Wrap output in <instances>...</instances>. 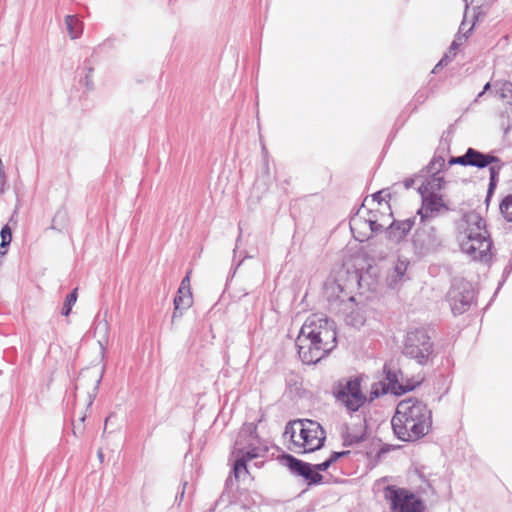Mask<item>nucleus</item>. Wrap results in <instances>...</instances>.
Wrapping results in <instances>:
<instances>
[{
    "mask_svg": "<svg viewBox=\"0 0 512 512\" xmlns=\"http://www.w3.org/2000/svg\"><path fill=\"white\" fill-rule=\"evenodd\" d=\"M295 344L304 364H316L337 346L335 322L320 314L309 316L302 325Z\"/></svg>",
    "mask_w": 512,
    "mask_h": 512,
    "instance_id": "f257e3e1",
    "label": "nucleus"
},
{
    "mask_svg": "<svg viewBox=\"0 0 512 512\" xmlns=\"http://www.w3.org/2000/svg\"><path fill=\"white\" fill-rule=\"evenodd\" d=\"M432 411L417 398L401 400L391 419L395 437L404 442H415L425 437L432 429Z\"/></svg>",
    "mask_w": 512,
    "mask_h": 512,
    "instance_id": "f03ea898",
    "label": "nucleus"
},
{
    "mask_svg": "<svg viewBox=\"0 0 512 512\" xmlns=\"http://www.w3.org/2000/svg\"><path fill=\"white\" fill-rule=\"evenodd\" d=\"M268 447L257 435V426L254 423H246L240 429L236 438L232 455L235 457L233 473L236 479L241 474H248L247 462L259 457H264Z\"/></svg>",
    "mask_w": 512,
    "mask_h": 512,
    "instance_id": "7ed1b4c3",
    "label": "nucleus"
},
{
    "mask_svg": "<svg viewBox=\"0 0 512 512\" xmlns=\"http://www.w3.org/2000/svg\"><path fill=\"white\" fill-rule=\"evenodd\" d=\"M470 225L467 239L461 242V250L471 256L473 260H486L492 247L490 235L486 230L485 221L478 214L467 216Z\"/></svg>",
    "mask_w": 512,
    "mask_h": 512,
    "instance_id": "20e7f679",
    "label": "nucleus"
},
{
    "mask_svg": "<svg viewBox=\"0 0 512 512\" xmlns=\"http://www.w3.org/2000/svg\"><path fill=\"white\" fill-rule=\"evenodd\" d=\"M402 353L421 366L432 363L436 356L431 337L425 329L418 328L407 332Z\"/></svg>",
    "mask_w": 512,
    "mask_h": 512,
    "instance_id": "39448f33",
    "label": "nucleus"
},
{
    "mask_svg": "<svg viewBox=\"0 0 512 512\" xmlns=\"http://www.w3.org/2000/svg\"><path fill=\"white\" fill-rule=\"evenodd\" d=\"M411 244L414 254L422 258L436 252L442 246L443 238L434 223L420 221L411 238Z\"/></svg>",
    "mask_w": 512,
    "mask_h": 512,
    "instance_id": "423d86ee",
    "label": "nucleus"
},
{
    "mask_svg": "<svg viewBox=\"0 0 512 512\" xmlns=\"http://www.w3.org/2000/svg\"><path fill=\"white\" fill-rule=\"evenodd\" d=\"M362 378L350 377L340 379L333 386V394L338 402L346 407L349 412L358 411L367 401L361 390Z\"/></svg>",
    "mask_w": 512,
    "mask_h": 512,
    "instance_id": "0eeeda50",
    "label": "nucleus"
},
{
    "mask_svg": "<svg viewBox=\"0 0 512 512\" xmlns=\"http://www.w3.org/2000/svg\"><path fill=\"white\" fill-rule=\"evenodd\" d=\"M467 154V166L476 167L478 169L489 168V184L487 189L486 202H489L499 180V174L502 168L504 167V163L500 158L494 156L490 153H483L477 149L469 147L466 150Z\"/></svg>",
    "mask_w": 512,
    "mask_h": 512,
    "instance_id": "6e6552de",
    "label": "nucleus"
},
{
    "mask_svg": "<svg viewBox=\"0 0 512 512\" xmlns=\"http://www.w3.org/2000/svg\"><path fill=\"white\" fill-rule=\"evenodd\" d=\"M384 497L390 503L391 512H424L423 501L414 493L404 488L388 485Z\"/></svg>",
    "mask_w": 512,
    "mask_h": 512,
    "instance_id": "1a4fd4ad",
    "label": "nucleus"
},
{
    "mask_svg": "<svg viewBox=\"0 0 512 512\" xmlns=\"http://www.w3.org/2000/svg\"><path fill=\"white\" fill-rule=\"evenodd\" d=\"M447 301L454 315L468 311L475 300L473 285L464 279H455L447 293Z\"/></svg>",
    "mask_w": 512,
    "mask_h": 512,
    "instance_id": "9d476101",
    "label": "nucleus"
},
{
    "mask_svg": "<svg viewBox=\"0 0 512 512\" xmlns=\"http://www.w3.org/2000/svg\"><path fill=\"white\" fill-rule=\"evenodd\" d=\"M282 460L291 473L302 477L308 486L319 485L323 482L324 477L317 472L314 464L302 461L291 454H284Z\"/></svg>",
    "mask_w": 512,
    "mask_h": 512,
    "instance_id": "9b49d317",
    "label": "nucleus"
},
{
    "mask_svg": "<svg viewBox=\"0 0 512 512\" xmlns=\"http://www.w3.org/2000/svg\"><path fill=\"white\" fill-rule=\"evenodd\" d=\"M422 197V206L417 214L420 216V221L433 223L434 219L442 212L447 211L448 207L443 202L440 195L436 193H424Z\"/></svg>",
    "mask_w": 512,
    "mask_h": 512,
    "instance_id": "f8f14e48",
    "label": "nucleus"
},
{
    "mask_svg": "<svg viewBox=\"0 0 512 512\" xmlns=\"http://www.w3.org/2000/svg\"><path fill=\"white\" fill-rule=\"evenodd\" d=\"M102 379V372L96 370H82L77 378L75 390L86 389L87 408H89L98 393L99 385Z\"/></svg>",
    "mask_w": 512,
    "mask_h": 512,
    "instance_id": "ddd939ff",
    "label": "nucleus"
},
{
    "mask_svg": "<svg viewBox=\"0 0 512 512\" xmlns=\"http://www.w3.org/2000/svg\"><path fill=\"white\" fill-rule=\"evenodd\" d=\"M309 426L310 429L305 435L304 442L299 441L304 453L321 449L326 440V431L318 422L313 420L312 424H309Z\"/></svg>",
    "mask_w": 512,
    "mask_h": 512,
    "instance_id": "4468645a",
    "label": "nucleus"
},
{
    "mask_svg": "<svg viewBox=\"0 0 512 512\" xmlns=\"http://www.w3.org/2000/svg\"><path fill=\"white\" fill-rule=\"evenodd\" d=\"M313 420L309 419H298L287 423L284 431V436L289 437L292 444L297 448H302L299 441L305 440V435L310 429L309 424H312Z\"/></svg>",
    "mask_w": 512,
    "mask_h": 512,
    "instance_id": "2eb2a0df",
    "label": "nucleus"
},
{
    "mask_svg": "<svg viewBox=\"0 0 512 512\" xmlns=\"http://www.w3.org/2000/svg\"><path fill=\"white\" fill-rule=\"evenodd\" d=\"M416 217L404 220H393L386 229L387 238L395 243H400L406 238L415 224Z\"/></svg>",
    "mask_w": 512,
    "mask_h": 512,
    "instance_id": "dca6fc26",
    "label": "nucleus"
},
{
    "mask_svg": "<svg viewBox=\"0 0 512 512\" xmlns=\"http://www.w3.org/2000/svg\"><path fill=\"white\" fill-rule=\"evenodd\" d=\"M409 261L399 257L387 277V284L390 288H396L400 283L408 279L406 272Z\"/></svg>",
    "mask_w": 512,
    "mask_h": 512,
    "instance_id": "f3484780",
    "label": "nucleus"
},
{
    "mask_svg": "<svg viewBox=\"0 0 512 512\" xmlns=\"http://www.w3.org/2000/svg\"><path fill=\"white\" fill-rule=\"evenodd\" d=\"M349 225L351 232L357 241L364 242L370 238L367 218L361 216L359 212L351 217Z\"/></svg>",
    "mask_w": 512,
    "mask_h": 512,
    "instance_id": "a211bd4d",
    "label": "nucleus"
},
{
    "mask_svg": "<svg viewBox=\"0 0 512 512\" xmlns=\"http://www.w3.org/2000/svg\"><path fill=\"white\" fill-rule=\"evenodd\" d=\"M384 371L386 372V379L388 380L389 385L392 387L395 394H404L406 392L412 391L421 383L419 380H407L406 383H400L396 372L388 370L386 365L384 366Z\"/></svg>",
    "mask_w": 512,
    "mask_h": 512,
    "instance_id": "6ab92c4d",
    "label": "nucleus"
},
{
    "mask_svg": "<svg viewBox=\"0 0 512 512\" xmlns=\"http://www.w3.org/2000/svg\"><path fill=\"white\" fill-rule=\"evenodd\" d=\"M193 303L191 290H184L180 293V290L177 291V295L174 298V312L172 315V319L174 320L177 317L182 316V311L191 307Z\"/></svg>",
    "mask_w": 512,
    "mask_h": 512,
    "instance_id": "aec40b11",
    "label": "nucleus"
},
{
    "mask_svg": "<svg viewBox=\"0 0 512 512\" xmlns=\"http://www.w3.org/2000/svg\"><path fill=\"white\" fill-rule=\"evenodd\" d=\"M444 184V178L440 176V173L431 174V176L421 184L418 191L421 195L424 193H435V191L441 190Z\"/></svg>",
    "mask_w": 512,
    "mask_h": 512,
    "instance_id": "412c9836",
    "label": "nucleus"
},
{
    "mask_svg": "<svg viewBox=\"0 0 512 512\" xmlns=\"http://www.w3.org/2000/svg\"><path fill=\"white\" fill-rule=\"evenodd\" d=\"M366 435V425L362 424L359 426L357 431H347L343 436V445L344 446H352L354 444L360 443L365 439Z\"/></svg>",
    "mask_w": 512,
    "mask_h": 512,
    "instance_id": "4be33fe9",
    "label": "nucleus"
},
{
    "mask_svg": "<svg viewBox=\"0 0 512 512\" xmlns=\"http://www.w3.org/2000/svg\"><path fill=\"white\" fill-rule=\"evenodd\" d=\"M68 33L72 39L80 36L82 33V26L79 20L73 15H67L65 18Z\"/></svg>",
    "mask_w": 512,
    "mask_h": 512,
    "instance_id": "5701e85b",
    "label": "nucleus"
},
{
    "mask_svg": "<svg viewBox=\"0 0 512 512\" xmlns=\"http://www.w3.org/2000/svg\"><path fill=\"white\" fill-rule=\"evenodd\" d=\"M501 215L508 222H512V194L506 195L499 204Z\"/></svg>",
    "mask_w": 512,
    "mask_h": 512,
    "instance_id": "b1692460",
    "label": "nucleus"
},
{
    "mask_svg": "<svg viewBox=\"0 0 512 512\" xmlns=\"http://www.w3.org/2000/svg\"><path fill=\"white\" fill-rule=\"evenodd\" d=\"M67 223V214L65 211L59 210L55 213L50 229L61 232L66 227Z\"/></svg>",
    "mask_w": 512,
    "mask_h": 512,
    "instance_id": "393cba45",
    "label": "nucleus"
},
{
    "mask_svg": "<svg viewBox=\"0 0 512 512\" xmlns=\"http://www.w3.org/2000/svg\"><path fill=\"white\" fill-rule=\"evenodd\" d=\"M77 291L78 289L75 288L71 293H69L67 296H66V299L64 301V304H63V307H62V311H61V314L64 315V316H68L72 310V307L73 305L76 303L77 301Z\"/></svg>",
    "mask_w": 512,
    "mask_h": 512,
    "instance_id": "a878e982",
    "label": "nucleus"
},
{
    "mask_svg": "<svg viewBox=\"0 0 512 512\" xmlns=\"http://www.w3.org/2000/svg\"><path fill=\"white\" fill-rule=\"evenodd\" d=\"M472 28H473V26H471L465 33L461 34V32L464 31V29H465V23L463 22L461 24L458 35L456 36V38L453 40V42L450 45V48H449L450 52L455 53V51L458 49L459 45H461L462 40L467 39L468 34L472 31Z\"/></svg>",
    "mask_w": 512,
    "mask_h": 512,
    "instance_id": "bb28decb",
    "label": "nucleus"
},
{
    "mask_svg": "<svg viewBox=\"0 0 512 512\" xmlns=\"http://www.w3.org/2000/svg\"><path fill=\"white\" fill-rule=\"evenodd\" d=\"M445 165V159L442 156H434L429 165L427 166L428 173H440L441 170L445 167Z\"/></svg>",
    "mask_w": 512,
    "mask_h": 512,
    "instance_id": "cd10ccee",
    "label": "nucleus"
},
{
    "mask_svg": "<svg viewBox=\"0 0 512 512\" xmlns=\"http://www.w3.org/2000/svg\"><path fill=\"white\" fill-rule=\"evenodd\" d=\"M368 213H369V215H371L367 218L370 237H371L374 233L381 232L383 230V226L377 222L375 215H372V211H369Z\"/></svg>",
    "mask_w": 512,
    "mask_h": 512,
    "instance_id": "c85d7f7f",
    "label": "nucleus"
},
{
    "mask_svg": "<svg viewBox=\"0 0 512 512\" xmlns=\"http://www.w3.org/2000/svg\"><path fill=\"white\" fill-rule=\"evenodd\" d=\"M1 235V248H6L12 241V231L8 225H5L0 232Z\"/></svg>",
    "mask_w": 512,
    "mask_h": 512,
    "instance_id": "c756f323",
    "label": "nucleus"
},
{
    "mask_svg": "<svg viewBox=\"0 0 512 512\" xmlns=\"http://www.w3.org/2000/svg\"><path fill=\"white\" fill-rule=\"evenodd\" d=\"M428 98H429V91L427 89H420L415 93L412 102L415 103V108H416L417 105L423 104Z\"/></svg>",
    "mask_w": 512,
    "mask_h": 512,
    "instance_id": "7c9ffc66",
    "label": "nucleus"
},
{
    "mask_svg": "<svg viewBox=\"0 0 512 512\" xmlns=\"http://www.w3.org/2000/svg\"><path fill=\"white\" fill-rule=\"evenodd\" d=\"M390 193L386 192V190H380L372 195V202H377V204H381L386 198H390Z\"/></svg>",
    "mask_w": 512,
    "mask_h": 512,
    "instance_id": "2f4dec72",
    "label": "nucleus"
},
{
    "mask_svg": "<svg viewBox=\"0 0 512 512\" xmlns=\"http://www.w3.org/2000/svg\"><path fill=\"white\" fill-rule=\"evenodd\" d=\"M499 96L501 98H507V97L512 98V83L511 82H504L502 84Z\"/></svg>",
    "mask_w": 512,
    "mask_h": 512,
    "instance_id": "473e14b6",
    "label": "nucleus"
},
{
    "mask_svg": "<svg viewBox=\"0 0 512 512\" xmlns=\"http://www.w3.org/2000/svg\"><path fill=\"white\" fill-rule=\"evenodd\" d=\"M455 164H459V165H462V166H467V154L466 152L461 155V156H457V157H451L448 161V165L451 166V165H455Z\"/></svg>",
    "mask_w": 512,
    "mask_h": 512,
    "instance_id": "72a5a7b5",
    "label": "nucleus"
},
{
    "mask_svg": "<svg viewBox=\"0 0 512 512\" xmlns=\"http://www.w3.org/2000/svg\"><path fill=\"white\" fill-rule=\"evenodd\" d=\"M178 290H180V293H182L184 290H190V277H189V274H187L182 279Z\"/></svg>",
    "mask_w": 512,
    "mask_h": 512,
    "instance_id": "f704fd0d",
    "label": "nucleus"
},
{
    "mask_svg": "<svg viewBox=\"0 0 512 512\" xmlns=\"http://www.w3.org/2000/svg\"><path fill=\"white\" fill-rule=\"evenodd\" d=\"M331 463L329 462V460H325L324 462L322 463H319V464H314V467L316 468L317 472H322V471H326L327 469H329L331 467Z\"/></svg>",
    "mask_w": 512,
    "mask_h": 512,
    "instance_id": "c9c22d12",
    "label": "nucleus"
},
{
    "mask_svg": "<svg viewBox=\"0 0 512 512\" xmlns=\"http://www.w3.org/2000/svg\"><path fill=\"white\" fill-rule=\"evenodd\" d=\"M485 1L486 0H464L466 9H468L469 5H475L474 9L480 8Z\"/></svg>",
    "mask_w": 512,
    "mask_h": 512,
    "instance_id": "e433bc0d",
    "label": "nucleus"
},
{
    "mask_svg": "<svg viewBox=\"0 0 512 512\" xmlns=\"http://www.w3.org/2000/svg\"><path fill=\"white\" fill-rule=\"evenodd\" d=\"M92 73H93V68L92 67L87 68V73L84 77V84L88 88L92 85V80H91Z\"/></svg>",
    "mask_w": 512,
    "mask_h": 512,
    "instance_id": "4c0bfd02",
    "label": "nucleus"
},
{
    "mask_svg": "<svg viewBox=\"0 0 512 512\" xmlns=\"http://www.w3.org/2000/svg\"><path fill=\"white\" fill-rule=\"evenodd\" d=\"M340 459V455L338 454L337 451H334L330 454L328 460L329 462L331 463V465H333L335 462H337L338 460Z\"/></svg>",
    "mask_w": 512,
    "mask_h": 512,
    "instance_id": "58836bf2",
    "label": "nucleus"
},
{
    "mask_svg": "<svg viewBox=\"0 0 512 512\" xmlns=\"http://www.w3.org/2000/svg\"><path fill=\"white\" fill-rule=\"evenodd\" d=\"M187 485H188V482H187V481H185V482L183 483L182 491L176 495V501H178V500H179V503H180V502L183 500V498H184L185 489H186Z\"/></svg>",
    "mask_w": 512,
    "mask_h": 512,
    "instance_id": "ea45409f",
    "label": "nucleus"
},
{
    "mask_svg": "<svg viewBox=\"0 0 512 512\" xmlns=\"http://www.w3.org/2000/svg\"><path fill=\"white\" fill-rule=\"evenodd\" d=\"M449 60V57L447 55H445L440 61L439 63L434 67L433 71L432 72H436V70L438 69V67L442 66L443 64H447Z\"/></svg>",
    "mask_w": 512,
    "mask_h": 512,
    "instance_id": "a19ab883",
    "label": "nucleus"
},
{
    "mask_svg": "<svg viewBox=\"0 0 512 512\" xmlns=\"http://www.w3.org/2000/svg\"><path fill=\"white\" fill-rule=\"evenodd\" d=\"M490 87H491V84H490L489 82H487V83L484 85L483 90H482V91L478 94V96L476 97L475 102H476V101H478V99H479L480 97H482V96L484 95V93L490 89Z\"/></svg>",
    "mask_w": 512,
    "mask_h": 512,
    "instance_id": "79ce46f5",
    "label": "nucleus"
},
{
    "mask_svg": "<svg viewBox=\"0 0 512 512\" xmlns=\"http://www.w3.org/2000/svg\"><path fill=\"white\" fill-rule=\"evenodd\" d=\"M414 183H415V180L413 178H407L404 181V186L406 189H409V188L413 187Z\"/></svg>",
    "mask_w": 512,
    "mask_h": 512,
    "instance_id": "37998d69",
    "label": "nucleus"
},
{
    "mask_svg": "<svg viewBox=\"0 0 512 512\" xmlns=\"http://www.w3.org/2000/svg\"><path fill=\"white\" fill-rule=\"evenodd\" d=\"M338 454L340 455V458L346 457L350 454L349 450L339 451Z\"/></svg>",
    "mask_w": 512,
    "mask_h": 512,
    "instance_id": "c03bdc74",
    "label": "nucleus"
},
{
    "mask_svg": "<svg viewBox=\"0 0 512 512\" xmlns=\"http://www.w3.org/2000/svg\"><path fill=\"white\" fill-rule=\"evenodd\" d=\"M98 457H99L100 461H103V457H104V455H103V451H102V449H99V450H98Z\"/></svg>",
    "mask_w": 512,
    "mask_h": 512,
    "instance_id": "a18cd8bd",
    "label": "nucleus"
},
{
    "mask_svg": "<svg viewBox=\"0 0 512 512\" xmlns=\"http://www.w3.org/2000/svg\"><path fill=\"white\" fill-rule=\"evenodd\" d=\"M85 418H86V415H85V414H81V415L79 416V421H80L81 423H83V422H84V420H85Z\"/></svg>",
    "mask_w": 512,
    "mask_h": 512,
    "instance_id": "49530a36",
    "label": "nucleus"
},
{
    "mask_svg": "<svg viewBox=\"0 0 512 512\" xmlns=\"http://www.w3.org/2000/svg\"><path fill=\"white\" fill-rule=\"evenodd\" d=\"M239 231H240V233H239V236H238V238H237V243L240 241V239H241V234H242V229H241V227H240V226H239Z\"/></svg>",
    "mask_w": 512,
    "mask_h": 512,
    "instance_id": "de8ad7c7",
    "label": "nucleus"
},
{
    "mask_svg": "<svg viewBox=\"0 0 512 512\" xmlns=\"http://www.w3.org/2000/svg\"><path fill=\"white\" fill-rule=\"evenodd\" d=\"M3 248L0 247V257L4 256L6 254V250H2Z\"/></svg>",
    "mask_w": 512,
    "mask_h": 512,
    "instance_id": "09e8293b",
    "label": "nucleus"
},
{
    "mask_svg": "<svg viewBox=\"0 0 512 512\" xmlns=\"http://www.w3.org/2000/svg\"><path fill=\"white\" fill-rule=\"evenodd\" d=\"M372 394H373L375 397H378V396H379V393H378L377 391L372 392Z\"/></svg>",
    "mask_w": 512,
    "mask_h": 512,
    "instance_id": "8fccbe9b",
    "label": "nucleus"
},
{
    "mask_svg": "<svg viewBox=\"0 0 512 512\" xmlns=\"http://www.w3.org/2000/svg\"><path fill=\"white\" fill-rule=\"evenodd\" d=\"M108 420H109V418H106V420H105V426H107Z\"/></svg>",
    "mask_w": 512,
    "mask_h": 512,
    "instance_id": "3c124183",
    "label": "nucleus"
}]
</instances>
